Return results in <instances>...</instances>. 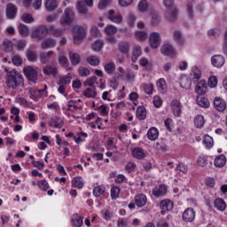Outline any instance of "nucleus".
I'll return each instance as SVG.
<instances>
[{
	"label": "nucleus",
	"mask_w": 227,
	"mask_h": 227,
	"mask_svg": "<svg viewBox=\"0 0 227 227\" xmlns=\"http://www.w3.org/2000/svg\"><path fill=\"white\" fill-rule=\"evenodd\" d=\"M20 84H24V78L20 73L16 70L12 71L6 79V85L8 88H12V90H16L18 86Z\"/></svg>",
	"instance_id": "nucleus-1"
},
{
	"label": "nucleus",
	"mask_w": 227,
	"mask_h": 227,
	"mask_svg": "<svg viewBox=\"0 0 227 227\" xmlns=\"http://www.w3.org/2000/svg\"><path fill=\"white\" fill-rule=\"evenodd\" d=\"M89 8H93V0L78 1L76 4V9L81 15H83L85 19H91L93 12L88 11Z\"/></svg>",
	"instance_id": "nucleus-2"
},
{
	"label": "nucleus",
	"mask_w": 227,
	"mask_h": 227,
	"mask_svg": "<svg viewBox=\"0 0 227 227\" xmlns=\"http://www.w3.org/2000/svg\"><path fill=\"white\" fill-rule=\"evenodd\" d=\"M86 29L82 26H75L73 27L74 43L75 45H79L84 38H86Z\"/></svg>",
	"instance_id": "nucleus-3"
},
{
	"label": "nucleus",
	"mask_w": 227,
	"mask_h": 227,
	"mask_svg": "<svg viewBox=\"0 0 227 227\" xmlns=\"http://www.w3.org/2000/svg\"><path fill=\"white\" fill-rule=\"evenodd\" d=\"M75 20V13L72 9L66 8L64 16L60 19V24L62 26H70Z\"/></svg>",
	"instance_id": "nucleus-4"
},
{
	"label": "nucleus",
	"mask_w": 227,
	"mask_h": 227,
	"mask_svg": "<svg viewBox=\"0 0 227 227\" xmlns=\"http://www.w3.org/2000/svg\"><path fill=\"white\" fill-rule=\"evenodd\" d=\"M49 34V27L41 25L32 32V38H37V40H43Z\"/></svg>",
	"instance_id": "nucleus-5"
},
{
	"label": "nucleus",
	"mask_w": 227,
	"mask_h": 227,
	"mask_svg": "<svg viewBox=\"0 0 227 227\" xmlns=\"http://www.w3.org/2000/svg\"><path fill=\"white\" fill-rule=\"evenodd\" d=\"M160 34L157 32L151 33L149 36V45L151 49H159V47L160 46Z\"/></svg>",
	"instance_id": "nucleus-6"
},
{
	"label": "nucleus",
	"mask_w": 227,
	"mask_h": 227,
	"mask_svg": "<svg viewBox=\"0 0 227 227\" xmlns=\"http://www.w3.org/2000/svg\"><path fill=\"white\" fill-rule=\"evenodd\" d=\"M23 72L28 81L36 82L38 81V72L35 70L33 67H27L23 69Z\"/></svg>",
	"instance_id": "nucleus-7"
},
{
	"label": "nucleus",
	"mask_w": 227,
	"mask_h": 227,
	"mask_svg": "<svg viewBox=\"0 0 227 227\" xmlns=\"http://www.w3.org/2000/svg\"><path fill=\"white\" fill-rule=\"evenodd\" d=\"M172 113L176 118L182 116V103L178 99H173L170 103Z\"/></svg>",
	"instance_id": "nucleus-8"
},
{
	"label": "nucleus",
	"mask_w": 227,
	"mask_h": 227,
	"mask_svg": "<svg viewBox=\"0 0 227 227\" xmlns=\"http://www.w3.org/2000/svg\"><path fill=\"white\" fill-rule=\"evenodd\" d=\"M165 19L167 21L173 23L178 20V9L172 7L165 12Z\"/></svg>",
	"instance_id": "nucleus-9"
},
{
	"label": "nucleus",
	"mask_w": 227,
	"mask_h": 227,
	"mask_svg": "<svg viewBox=\"0 0 227 227\" xmlns=\"http://www.w3.org/2000/svg\"><path fill=\"white\" fill-rule=\"evenodd\" d=\"M195 218L196 212L192 207L186 208L183 213V221H184V223H192V221H194Z\"/></svg>",
	"instance_id": "nucleus-10"
},
{
	"label": "nucleus",
	"mask_w": 227,
	"mask_h": 227,
	"mask_svg": "<svg viewBox=\"0 0 227 227\" xmlns=\"http://www.w3.org/2000/svg\"><path fill=\"white\" fill-rule=\"evenodd\" d=\"M52 56H54V51H42L39 54L40 63H42V65H47V63H51Z\"/></svg>",
	"instance_id": "nucleus-11"
},
{
	"label": "nucleus",
	"mask_w": 227,
	"mask_h": 227,
	"mask_svg": "<svg viewBox=\"0 0 227 227\" xmlns=\"http://www.w3.org/2000/svg\"><path fill=\"white\" fill-rule=\"evenodd\" d=\"M160 52L163 56H168V58H174L175 54H176L175 48H173V45L169 43L163 44L160 49Z\"/></svg>",
	"instance_id": "nucleus-12"
},
{
	"label": "nucleus",
	"mask_w": 227,
	"mask_h": 227,
	"mask_svg": "<svg viewBox=\"0 0 227 227\" xmlns=\"http://www.w3.org/2000/svg\"><path fill=\"white\" fill-rule=\"evenodd\" d=\"M213 104L216 111H219L220 113L226 111V101L223 99V98L221 97L215 98Z\"/></svg>",
	"instance_id": "nucleus-13"
},
{
	"label": "nucleus",
	"mask_w": 227,
	"mask_h": 227,
	"mask_svg": "<svg viewBox=\"0 0 227 227\" xmlns=\"http://www.w3.org/2000/svg\"><path fill=\"white\" fill-rule=\"evenodd\" d=\"M173 201L171 200H163L160 202V207L161 208V215H164L166 212H169L170 210H173Z\"/></svg>",
	"instance_id": "nucleus-14"
},
{
	"label": "nucleus",
	"mask_w": 227,
	"mask_h": 227,
	"mask_svg": "<svg viewBox=\"0 0 227 227\" xmlns=\"http://www.w3.org/2000/svg\"><path fill=\"white\" fill-rule=\"evenodd\" d=\"M56 45V39L50 37L41 43V49L43 51H47V49H54Z\"/></svg>",
	"instance_id": "nucleus-15"
},
{
	"label": "nucleus",
	"mask_w": 227,
	"mask_h": 227,
	"mask_svg": "<svg viewBox=\"0 0 227 227\" xmlns=\"http://www.w3.org/2000/svg\"><path fill=\"white\" fill-rule=\"evenodd\" d=\"M195 93H197L199 97L207 93V81L201 80L197 83L195 87Z\"/></svg>",
	"instance_id": "nucleus-16"
},
{
	"label": "nucleus",
	"mask_w": 227,
	"mask_h": 227,
	"mask_svg": "<svg viewBox=\"0 0 227 227\" xmlns=\"http://www.w3.org/2000/svg\"><path fill=\"white\" fill-rule=\"evenodd\" d=\"M131 155L134 157V159L143 160V159L146 157V153L141 147H134L131 149Z\"/></svg>",
	"instance_id": "nucleus-17"
},
{
	"label": "nucleus",
	"mask_w": 227,
	"mask_h": 227,
	"mask_svg": "<svg viewBox=\"0 0 227 227\" xmlns=\"http://www.w3.org/2000/svg\"><path fill=\"white\" fill-rule=\"evenodd\" d=\"M108 20L115 24H121L123 21V16H121V14H117L116 12L111 10L108 11Z\"/></svg>",
	"instance_id": "nucleus-18"
},
{
	"label": "nucleus",
	"mask_w": 227,
	"mask_h": 227,
	"mask_svg": "<svg viewBox=\"0 0 227 227\" xmlns=\"http://www.w3.org/2000/svg\"><path fill=\"white\" fill-rule=\"evenodd\" d=\"M190 76H191L190 79H192V82H193L194 84H196V82H199L200 79H201V71L198 67L195 66L192 68Z\"/></svg>",
	"instance_id": "nucleus-19"
},
{
	"label": "nucleus",
	"mask_w": 227,
	"mask_h": 227,
	"mask_svg": "<svg viewBox=\"0 0 227 227\" xmlns=\"http://www.w3.org/2000/svg\"><path fill=\"white\" fill-rule=\"evenodd\" d=\"M43 72L45 75H52V77H58V74H59L58 67L51 65H46L45 67H43Z\"/></svg>",
	"instance_id": "nucleus-20"
},
{
	"label": "nucleus",
	"mask_w": 227,
	"mask_h": 227,
	"mask_svg": "<svg viewBox=\"0 0 227 227\" xmlns=\"http://www.w3.org/2000/svg\"><path fill=\"white\" fill-rule=\"evenodd\" d=\"M6 17L10 20L15 19L17 17V6L13 4H8L6 7Z\"/></svg>",
	"instance_id": "nucleus-21"
},
{
	"label": "nucleus",
	"mask_w": 227,
	"mask_h": 227,
	"mask_svg": "<svg viewBox=\"0 0 227 227\" xmlns=\"http://www.w3.org/2000/svg\"><path fill=\"white\" fill-rule=\"evenodd\" d=\"M211 62L214 67L221 68L222 67H223L225 59L224 57H223L222 55H215L211 58Z\"/></svg>",
	"instance_id": "nucleus-22"
},
{
	"label": "nucleus",
	"mask_w": 227,
	"mask_h": 227,
	"mask_svg": "<svg viewBox=\"0 0 227 227\" xmlns=\"http://www.w3.org/2000/svg\"><path fill=\"white\" fill-rule=\"evenodd\" d=\"M180 86L184 90H191V86H192V80L187 75H183L180 78Z\"/></svg>",
	"instance_id": "nucleus-23"
},
{
	"label": "nucleus",
	"mask_w": 227,
	"mask_h": 227,
	"mask_svg": "<svg viewBox=\"0 0 227 227\" xmlns=\"http://www.w3.org/2000/svg\"><path fill=\"white\" fill-rule=\"evenodd\" d=\"M166 192H168V187L165 184H160L158 188L153 190V194L156 198L166 196Z\"/></svg>",
	"instance_id": "nucleus-24"
},
{
	"label": "nucleus",
	"mask_w": 227,
	"mask_h": 227,
	"mask_svg": "<svg viewBox=\"0 0 227 227\" xmlns=\"http://www.w3.org/2000/svg\"><path fill=\"white\" fill-rule=\"evenodd\" d=\"M173 40L174 42H176V43H178V45H180L181 47H183V45H185V39L184 38L182 32L179 30L174 31Z\"/></svg>",
	"instance_id": "nucleus-25"
},
{
	"label": "nucleus",
	"mask_w": 227,
	"mask_h": 227,
	"mask_svg": "<svg viewBox=\"0 0 227 227\" xmlns=\"http://www.w3.org/2000/svg\"><path fill=\"white\" fill-rule=\"evenodd\" d=\"M196 102L198 106H200V107H204V109H208V107H210V101H208V98L205 97L197 96Z\"/></svg>",
	"instance_id": "nucleus-26"
},
{
	"label": "nucleus",
	"mask_w": 227,
	"mask_h": 227,
	"mask_svg": "<svg viewBox=\"0 0 227 227\" xmlns=\"http://www.w3.org/2000/svg\"><path fill=\"white\" fill-rule=\"evenodd\" d=\"M214 207L215 208H216V210H219L220 212H224V210H226V202H224V200L217 198L214 201Z\"/></svg>",
	"instance_id": "nucleus-27"
},
{
	"label": "nucleus",
	"mask_w": 227,
	"mask_h": 227,
	"mask_svg": "<svg viewBox=\"0 0 227 227\" xmlns=\"http://www.w3.org/2000/svg\"><path fill=\"white\" fill-rule=\"evenodd\" d=\"M25 54L27 61H30V63H36L38 61V56L35 51L28 49Z\"/></svg>",
	"instance_id": "nucleus-28"
},
{
	"label": "nucleus",
	"mask_w": 227,
	"mask_h": 227,
	"mask_svg": "<svg viewBox=\"0 0 227 227\" xmlns=\"http://www.w3.org/2000/svg\"><path fill=\"white\" fill-rule=\"evenodd\" d=\"M63 32H64L63 28H56L52 25L48 27V34L51 35V36H56V37L63 36Z\"/></svg>",
	"instance_id": "nucleus-29"
},
{
	"label": "nucleus",
	"mask_w": 227,
	"mask_h": 227,
	"mask_svg": "<svg viewBox=\"0 0 227 227\" xmlns=\"http://www.w3.org/2000/svg\"><path fill=\"white\" fill-rule=\"evenodd\" d=\"M135 204L137 205V207H145V205H146V195L145 194H138L135 197Z\"/></svg>",
	"instance_id": "nucleus-30"
},
{
	"label": "nucleus",
	"mask_w": 227,
	"mask_h": 227,
	"mask_svg": "<svg viewBox=\"0 0 227 227\" xmlns=\"http://www.w3.org/2000/svg\"><path fill=\"white\" fill-rule=\"evenodd\" d=\"M141 54H143V52L141 51V46L133 47L132 56H131L132 63H136V61H137Z\"/></svg>",
	"instance_id": "nucleus-31"
},
{
	"label": "nucleus",
	"mask_w": 227,
	"mask_h": 227,
	"mask_svg": "<svg viewBox=\"0 0 227 227\" xmlns=\"http://www.w3.org/2000/svg\"><path fill=\"white\" fill-rule=\"evenodd\" d=\"M147 137L150 141H155L159 138V129L157 128L153 127L147 132Z\"/></svg>",
	"instance_id": "nucleus-32"
},
{
	"label": "nucleus",
	"mask_w": 227,
	"mask_h": 227,
	"mask_svg": "<svg viewBox=\"0 0 227 227\" xmlns=\"http://www.w3.org/2000/svg\"><path fill=\"white\" fill-rule=\"evenodd\" d=\"M71 221L75 227H82L84 224V217L79 216L78 214H74Z\"/></svg>",
	"instance_id": "nucleus-33"
},
{
	"label": "nucleus",
	"mask_w": 227,
	"mask_h": 227,
	"mask_svg": "<svg viewBox=\"0 0 227 227\" xmlns=\"http://www.w3.org/2000/svg\"><path fill=\"white\" fill-rule=\"evenodd\" d=\"M69 59L71 61V64L74 65V67L81 63V56L79 55V53L69 51Z\"/></svg>",
	"instance_id": "nucleus-34"
},
{
	"label": "nucleus",
	"mask_w": 227,
	"mask_h": 227,
	"mask_svg": "<svg viewBox=\"0 0 227 227\" xmlns=\"http://www.w3.org/2000/svg\"><path fill=\"white\" fill-rule=\"evenodd\" d=\"M215 168H223V166H226V156L223 154L216 156L215 159Z\"/></svg>",
	"instance_id": "nucleus-35"
},
{
	"label": "nucleus",
	"mask_w": 227,
	"mask_h": 227,
	"mask_svg": "<svg viewBox=\"0 0 227 227\" xmlns=\"http://www.w3.org/2000/svg\"><path fill=\"white\" fill-rule=\"evenodd\" d=\"M50 127H53V129H61V127H63V120L58 117H52L50 121Z\"/></svg>",
	"instance_id": "nucleus-36"
},
{
	"label": "nucleus",
	"mask_w": 227,
	"mask_h": 227,
	"mask_svg": "<svg viewBox=\"0 0 227 227\" xmlns=\"http://www.w3.org/2000/svg\"><path fill=\"white\" fill-rule=\"evenodd\" d=\"M118 49L121 54L127 55L129 54V51L130 50V45L127 42H121L118 44Z\"/></svg>",
	"instance_id": "nucleus-37"
},
{
	"label": "nucleus",
	"mask_w": 227,
	"mask_h": 227,
	"mask_svg": "<svg viewBox=\"0 0 227 227\" xmlns=\"http://www.w3.org/2000/svg\"><path fill=\"white\" fill-rule=\"evenodd\" d=\"M202 143L207 150H210L214 146V138L208 135H205Z\"/></svg>",
	"instance_id": "nucleus-38"
},
{
	"label": "nucleus",
	"mask_w": 227,
	"mask_h": 227,
	"mask_svg": "<svg viewBox=\"0 0 227 227\" xmlns=\"http://www.w3.org/2000/svg\"><path fill=\"white\" fill-rule=\"evenodd\" d=\"M45 8L48 12H54L58 8V2L56 0H46Z\"/></svg>",
	"instance_id": "nucleus-39"
},
{
	"label": "nucleus",
	"mask_w": 227,
	"mask_h": 227,
	"mask_svg": "<svg viewBox=\"0 0 227 227\" xmlns=\"http://www.w3.org/2000/svg\"><path fill=\"white\" fill-rule=\"evenodd\" d=\"M137 118L138 120H145L146 119V108L145 106H137Z\"/></svg>",
	"instance_id": "nucleus-40"
},
{
	"label": "nucleus",
	"mask_w": 227,
	"mask_h": 227,
	"mask_svg": "<svg viewBox=\"0 0 227 227\" xmlns=\"http://www.w3.org/2000/svg\"><path fill=\"white\" fill-rule=\"evenodd\" d=\"M73 187H75L76 189H82L84 187V182H82V177L76 176L72 181Z\"/></svg>",
	"instance_id": "nucleus-41"
},
{
	"label": "nucleus",
	"mask_w": 227,
	"mask_h": 227,
	"mask_svg": "<svg viewBox=\"0 0 227 227\" xmlns=\"http://www.w3.org/2000/svg\"><path fill=\"white\" fill-rule=\"evenodd\" d=\"M103 47L104 41L102 40H96L91 45L92 51H94V52H100Z\"/></svg>",
	"instance_id": "nucleus-42"
},
{
	"label": "nucleus",
	"mask_w": 227,
	"mask_h": 227,
	"mask_svg": "<svg viewBox=\"0 0 227 227\" xmlns=\"http://www.w3.org/2000/svg\"><path fill=\"white\" fill-rule=\"evenodd\" d=\"M137 10L140 13H145V12H148V1L141 0L137 4Z\"/></svg>",
	"instance_id": "nucleus-43"
},
{
	"label": "nucleus",
	"mask_w": 227,
	"mask_h": 227,
	"mask_svg": "<svg viewBox=\"0 0 227 227\" xmlns=\"http://www.w3.org/2000/svg\"><path fill=\"white\" fill-rule=\"evenodd\" d=\"M194 125L197 129H201L205 125V118L203 115H197L194 118Z\"/></svg>",
	"instance_id": "nucleus-44"
},
{
	"label": "nucleus",
	"mask_w": 227,
	"mask_h": 227,
	"mask_svg": "<svg viewBox=\"0 0 227 227\" xmlns=\"http://www.w3.org/2000/svg\"><path fill=\"white\" fill-rule=\"evenodd\" d=\"M115 70H116V65L114 64V62H110L105 65V71L106 72V74H108V75H113Z\"/></svg>",
	"instance_id": "nucleus-45"
},
{
	"label": "nucleus",
	"mask_w": 227,
	"mask_h": 227,
	"mask_svg": "<svg viewBox=\"0 0 227 227\" xmlns=\"http://www.w3.org/2000/svg\"><path fill=\"white\" fill-rule=\"evenodd\" d=\"M18 31L21 36H28L29 35V27L22 23L19 25Z\"/></svg>",
	"instance_id": "nucleus-46"
},
{
	"label": "nucleus",
	"mask_w": 227,
	"mask_h": 227,
	"mask_svg": "<svg viewBox=\"0 0 227 227\" xmlns=\"http://www.w3.org/2000/svg\"><path fill=\"white\" fill-rule=\"evenodd\" d=\"M105 32L108 36H113L116 35V33H118V28H116V27L113 25H108L107 27H106Z\"/></svg>",
	"instance_id": "nucleus-47"
},
{
	"label": "nucleus",
	"mask_w": 227,
	"mask_h": 227,
	"mask_svg": "<svg viewBox=\"0 0 227 227\" xmlns=\"http://www.w3.org/2000/svg\"><path fill=\"white\" fill-rule=\"evenodd\" d=\"M87 62L89 65H91V67H98L100 65V59L97 56H90L87 58Z\"/></svg>",
	"instance_id": "nucleus-48"
},
{
	"label": "nucleus",
	"mask_w": 227,
	"mask_h": 227,
	"mask_svg": "<svg viewBox=\"0 0 227 227\" xmlns=\"http://www.w3.org/2000/svg\"><path fill=\"white\" fill-rule=\"evenodd\" d=\"M106 192V187L104 185H99L93 189V194L96 198H99Z\"/></svg>",
	"instance_id": "nucleus-49"
},
{
	"label": "nucleus",
	"mask_w": 227,
	"mask_h": 227,
	"mask_svg": "<svg viewBox=\"0 0 227 227\" xmlns=\"http://www.w3.org/2000/svg\"><path fill=\"white\" fill-rule=\"evenodd\" d=\"M135 36L140 42H145L146 38H148V33L146 31H137Z\"/></svg>",
	"instance_id": "nucleus-50"
},
{
	"label": "nucleus",
	"mask_w": 227,
	"mask_h": 227,
	"mask_svg": "<svg viewBox=\"0 0 227 227\" xmlns=\"http://www.w3.org/2000/svg\"><path fill=\"white\" fill-rule=\"evenodd\" d=\"M30 98H32V100H35V102L38 101L39 98H42V90H31Z\"/></svg>",
	"instance_id": "nucleus-51"
},
{
	"label": "nucleus",
	"mask_w": 227,
	"mask_h": 227,
	"mask_svg": "<svg viewBox=\"0 0 227 227\" xmlns=\"http://www.w3.org/2000/svg\"><path fill=\"white\" fill-rule=\"evenodd\" d=\"M21 20L26 24H31L35 22V19L33 18V15H31L30 13H24L21 16Z\"/></svg>",
	"instance_id": "nucleus-52"
},
{
	"label": "nucleus",
	"mask_w": 227,
	"mask_h": 227,
	"mask_svg": "<svg viewBox=\"0 0 227 227\" xmlns=\"http://www.w3.org/2000/svg\"><path fill=\"white\" fill-rule=\"evenodd\" d=\"M72 82V76H70V74L67 75L60 77L59 81L57 82V84H70Z\"/></svg>",
	"instance_id": "nucleus-53"
},
{
	"label": "nucleus",
	"mask_w": 227,
	"mask_h": 227,
	"mask_svg": "<svg viewBox=\"0 0 227 227\" xmlns=\"http://www.w3.org/2000/svg\"><path fill=\"white\" fill-rule=\"evenodd\" d=\"M83 95L87 98H95V97H97V91H95V90L91 89V88H88L86 89V90L84 91Z\"/></svg>",
	"instance_id": "nucleus-54"
},
{
	"label": "nucleus",
	"mask_w": 227,
	"mask_h": 227,
	"mask_svg": "<svg viewBox=\"0 0 227 227\" xmlns=\"http://www.w3.org/2000/svg\"><path fill=\"white\" fill-rule=\"evenodd\" d=\"M78 74L80 77H88L91 72L87 67H81L78 68Z\"/></svg>",
	"instance_id": "nucleus-55"
},
{
	"label": "nucleus",
	"mask_w": 227,
	"mask_h": 227,
	"mask_svg": "<svg viewBox=\"0 0 227 227\" xmlns=\"http://www.w3.org/2000/svg\"><path fill=\"white\" fill-rule=\"evenodd\" d=\"M112 1L113 0H99L98 8L99 10H106V8L108 7L109 4H111Z\"/></svg>",
	"instance_id": "nucleus-56"
},
{
	"label": "nucleus",
	"mask_w": 227,
	"mask_h": 227,
	"mask_svg": "<svg viewBox=\"0 0 227 227\" xmlns=\"http://www.w3.org/2000/svg\"><path fill=\"white\" fill-rule=\"evenodd\" d=\"M118 196H120V187L118 186H114L111 189V198L113 200H116V198H118Z\"/></svg>",
	"instance_id": "nucleus-57"
},
{
	"label": "nucleus",
	"mask_w": 227,
	"mask_h": 227,
	"mask_svg": "<svg viewBox=\"0 0 227 227\" xmlns=\"http://www.w3.org/2000/svg\"><path fill=\"white\" fill-rule=\"evenodd\" d=\"M95 82H97V76H92L83 82V86H90L91 88Z\"/></svg>",
	"instance_id": "nucleus-58"
},
{
	"label": "nucleus",
	"mask_w": 227,
	"mask_h": 227,
	"mask_svg": "<svg viewBox=\"0 0 227 227\" xmlns=\"http://www.w3.org/2000/svg\"><path fill=\"white\" fill-rule=\"evenodd\" d=\"M207 84L209 88H215L217 86V77L215 75L210 76Z\"/></svg>",
	"instance_id": "nucleus-59"
},
{
	"label": "nucleus",
	"mask_w": 227,
	"mask_h": 227,
	"mask_svg": "<svg viewBox=\"0 0 227 227\" xmlns=\"http://www.w3.org/2000/svg\"><path fill=\"white\" fill-rule=\"evenodd\" d=\"M37 185L41 191H47L49 189V183L45 180L38 181Z\"/></svg>",
	"instance_id": "nucleus-60"
},
{
	"label": "nucleus",
	"mask_w": 227,
	"mask_h": 227,
	"mask_svg": "<svg viewBox=\"0 0 227 227\" xmlns=\"http://www.w3.org/2000/svg\"><path fill=\"white\" fill-rule=\"evenodd\" d=\"M157 88L159 91H164V90L166 89V80H164L163 78L158 80Z\"/></svg>",
	"instance_id": "nucleus-61"
},
{
	"label": "nucleus",
	"mask_w": 227,
	"mask_h": 227,
	"mask_svg": "<svg viewBox=\"0 0 227 227\" xmlns=\"http://www.w3.org/2000/svg\"><path fill=\"white\" fill-rule=\"evenodd\" d=\"M151 22L153 26H159V24H160V17L159 16V14L153 13L152 15Z\"/></svg>",
	"instance_id": "nucleus-62"
},
{
	"label": "nucleus",
	"mask_w": 227,
	"mask_h": 227,
	"mask_svg": "<svg viewBox=\"0 0 227 227\" xmlns=\"http://www.w3.org/2000/svg\"><path fill=\"white\" fill-rule=\"evenodd\" d=\"M12 61L15 67H20V65H22V57L15 55L12 58Z\"/></svg>",
	"instance_id": "nucleus-63"
},
{
	"label": "nucleus",
	"mask_w": 227,
	"mask_h": 227,
	"mask_svg": "<svg viewBox=\"0 0 227 227\" xmlns=\"http://www.w3.org/2000/svg\"><path fill=\"white\" fill-rule=\"evenodd\" d=\"M153 106L157 109L162 106V98H160V96H154L153 97Z\"/></svg>",
	"instance_id": "nucleus-64"
}]
</instances>
